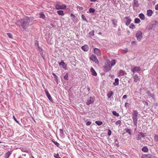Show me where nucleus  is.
I'll use <instances>...</instances> for the list:
<instances>
[{"mask_svg": "<svg viewBox=\"0 0 158 158\" xmlns=\"http://www.w3.org/2000/svg\"><path fill=\"white\" fill-rule=\"evenodd\" d=\"M87 89H88V91H89L90 90V89L88 87L87 88Z\"/></svg>", "mask_w": 158, "mask_h": 158, "instance_id": "obj_59", "label": "nucleus"}, {"mask_svg": "<svg viewBox=\"0 0 158 158\" xmlns=\"http://www.w3.org/2000/svg\"><path fill=\"white\" fill-rule=\"evenodd\" d=\"M144 103L145 105H146V106L148 105V102L146 101H144Z\"/></svg>", "mask_w": 158, "mask_h": 158, "instance_id": "obj_54", "label": "nucleus"}, {"mask_svg": "<svg viewBox=\"0 0 158 158\" xmlns=\"http://www.w3.org/2000/svg\"><path fill=\"white\" fill-rule=\"evenodd\" d=\"M82 8H83L82 7L80 6V10Z\"/></svg>", "mask_w": 158, "mask_h": 158, "instance_id": "obj_62", "label": "nucleus"}, {"mask_svg": "<svg viewBox=\"0 0 158 158\" xmlns=\"http://www.w3.org/2000/svg\"><path fill=\"white\" fill-rule=\"evenodd\" d=\"M54 144L56 145L57 147H59V145H60V144L59 143H57V142H54Z\"/></svg>", "mask_w": 158, "mask_h": 158, "instance_id": "obj_45", "label": "nucleus"}, {"mask_svg": "<svg viewBox=\"0 0 158 158\" xmlns=\"http://www.w3.org/2000/svg\"><path fill=\"white\" fill-rule=\"evenodd\" d=\"M121 123V121L120 120H118L116 122L115 124L116 125H118V124H120Z\"/></svg>", "mask_w": 158, "mask_h": 158, "instance_id": "obj_43", "label": "nucleus"}, {"mask_svg": "<svg viewBox=\"0 0 158 158\" xmlns=\"http://www.w3.org/2000/svg\"><path fill=\"white\" fill-rule=\"evenodd\" d=\"M59 64L60 65H62L63 66V68L65 69L66 68V64L63 61L60 62Z\"/></svg>", "mask_w": 158, "mask_h": 158, "instance_id": "obj_17", "label": "nucleus"}, {"mask_svg": "<svg viewBox=\"0 0 158 158\" xmlns=\"http://www.w3.org/2000/svg\"><path fill=\"white\" fill-rule=\"evenodd\" d=\"M90 59L97 64H98L99 61L97 59L96 56L94 55H92L90 57Z\"/></svg>", "mask_w": 158, "mask_h": 158, "instance_id": "obj_6", "label": "nucleus"}, {"mask_svg": "<svg viewBox=\"0 0 158 158\" xmlns=\"http://www.w3.org/2000/svg\"><path fill=\"white\" fill-rule=\"evenodd\" d=\"M71 17H74V15L73 14H72L71 15Z\"/></svg>", "mask_w": 158, "mask_h": 158, "instance_id": "obj_58", "label": "nucleus"}, {"mask_svg": "<svg viewBox=\"0 0 158 158\" xmlns=\"http://www.w3.org/2000/svg\"><path fill=\"white\" fill-rule=\"evenodd\" d=\"M132 118L133 120L134 125L137 126V119L138 113L137 110H133V113H132Z\"/></svg>", "mask_w": 158, "mask_h": 158, "instance_id": "obj_3", "label": "nucleus"}, {"mask_svg": "<svg viewBox=\"0 0 158 158\" xmlns=\"http://www.w3.org/2000/svg\"><path fill=\"white\" fill-rule=\"evenodd\" d=\"M95 101V99L94 98L90 97V99L88 100L86 102V104L87 105H89L90 104L93 103Z\"/></svg>", "mask_w": 158, "mask_h": 158, "instance_id": "obj_8", "label": "nucleus"}, {"mask_svg": "<svg viewBox=\"0 0 158 158\" xmlns=\"http://www.w3.org/2000/svg\"><path fill=\"white\" fill-rule=\"evenodd\" d=\"M133 81L135 82H137L140 81V77L137 75H135L133 76Z\"/></svg>", "mask_w": 158, "mask_h": 158, "instance_id": "obj_7", "label": "nucleus"}, {"mask_svg": "<svg viewBox=\"0 0 158 158\" xmlns=\"http://www.w3.org/2000/svg\"><path fill=\"white\" fill-rule=\"evenodd\" d=\"M142 150L144 152H147L148 151V149L146 146H144L142 148Z\"/></svg>", "mask_w": 158, "mask_h": 158, "instance_id": "obj_21", "label": "nucleus"}, {"mask_svg": "<svg viewBox=\"0 0 158 158\" xmlns=\"http://www.w3.org/2000/svg\"><path fill=\"white\" fill-rule=\"evenodd\" d=\"M131 71L133 73L135 72H138L140 71L141 69L139 67H135L133 68H131Z\"/></svg>", "mask_w": 158, "mask_h": 158, "instance_id": "obj_9", "label": "nucleus"}, {"mask_svg": "<svg viewBox=\"0 0 158 158\" xmlns=\"http://www.w3.org/2000/svg\"><path fill=\"white\" fill-rule=\"evenodd\" d=\"M125 131H126V132L128 133L129 135H131V130L128 129V128H125Z\"/></svg>", "mask_w": 158, "mask_h": 158, "instance_id": "obj_31", "label": "nucleus"}, {"mask_svg": "<svg viewBox=\"0 0 158 158\" xmlns=\"http://www.w3.org/2000/svg\"><path fill=\"white\" fill-rule=\"evenodd\" d=\"M119 80L118 78H116L115 79V81L113 83L114 85L116 86L118 85L119 83Z\"/></svg>", "mask_w": 158, "mask_h": 158, "instance_id": "obj_19", "label": "nucleus"}, {"mask_svg": "<svg viewBox=\"0 0 158 158\" xmlns=\"http://www.w3.org/2000/svg\"><path fill=\"white\" fill-rule=\"evenodd\" d=\"M134 5L135 6L137 7L139 6L138 2L137 0H134Z\"/></svg>", "mask_w": 158, "mask_h": 158, "instance_id": "obj_27", "label": "nucleus"}, {"mask_svg": "<svg viewBox=\"0 0 158 158\" xmlns=\"http://www.w3.org/2000/svg\"><path fill=\"white\" fill-rule=\"evenodd\" d=\"M112 113L113 115L116 117H118L119 116V114L118 113L116 112L115 111H113Z\"/></svg>", "mask_w": 158, "mask_h": 158, "instance_id": "obj_30", "label": "nucleus"}, {"mask_svg": "<svg viewBox=\"0 0 158 158\" xmlns=\"http://www.w3.org/2000/svg\"><path fill=\"white\" fill-rule=\"evenodd\" d=\"M31 18L28 17H25L23 19L17 21V24L19 26L22 27L24 30L27 29L31 21Z\"/></svg>", "mask_w": 158, "mask_h": 158, "instance_id": "obj_1", "label": "nucleus"}, {"mask_svg": "<svg viewBox=\"0 0 158 158\" xmlns=\"http://www.w3.org/2000/svg\"><path fill=\"white\" fill-rule=\"evenodd\" d=\"M12 152V151H8L7 152H6L5 155L6 157V158H8L10 156V155L11 154Z\"/></svg>", "mask_w": 158, "mask_h": 158, "instance_id": "obj_24", "label": "nucleus"}, {"mask_svg": "<svg viewBox=\"0 0 158 158\" xmlns=\"http://www.w3.org/2000/svg\"><path fill=\"white\" fill-rule=\"evenodd\" d=\"M147 94H148L149 96H151L152 97V94L150 93L149 91H147Z\"/></svg>", "mask_w": 158, "mask_h": 158, "instance_id": "obj_44", "label": "nucleus"}, {"mask_svg": "<svg viewBox=\"0 0 158 158\" xmlns=\"http://www.w3.org/2000/svg\"><path fill=\"white\" fill-rule=\"evenodd\" d=\"M149 154H144L142 155L141 158H150V156H149Z\"/></svg>", "mask_w": 158, "mask_h": 158, "instance_id": "obj_25", "label": "nucleus"}, {"mask_svg": "<svg viewBox=\"0 0 158 158\" xmlns=\"http://www.w3.org/2000/svg\"><path fill=\"white\" fill-rule=\"evenodd\" d=\"M57 13L60 15L63 16L64 14V11L62 10H58Z\"/></svg>", "mask_w": 158, "mask_h": 158, "instance_id": "obj_16", "label": "nucleus"}, {"mask_svg": "<svg viewBox=\"0 0 158 158\" xmlns=\"http://www.w3.org/2000/svg\"><path fill=\"white\" fill-rule=\"evenodd\" d=\"M124 18H125V19L127 20L126 22V23H125L126 25V26H128L131 22V19H130V18L126 16Z\"/></svg>", "mask_w": 158, "mask_h": 158, "instance_id": "obj_12", "label": "nucleus"}, {"mask_svg": "<svg viewBox=\"0 0 158 158\" xmlns=\"http://www.w3.org/2000/svg\"><path fill=\"white\" fill-rule=\"evenodd\" d=\"M95 11V10L93 8H90L89 9V12L90 13H94Z\"/></svg>", "mask_w": 158, "mask_h": 158, "instance_id": "obj_28", "label": "nucleus"}, {"mask_svg": "<svg viewBox=\"0 0 158 158\" xmlns=\"http://www.w3.org/2000/svg\"><path fill=\"white\" fill-rule=\"evenodd\" d=\"M99 34H101V32H99Z\"/></svg>", "mask_w": 158, "mask_h": 158, "instance_id": "obj_64", "label": "nucleus"}, {"mask_svg": "<svg viewBox=\"0 0 158 158\" xmlns=\"http://www.w3.org/2000/svg\"><path fill=\"white\" fill-rule=\"evenodd\" d=\"M40 15V18H42L43 19H45V16L43 12H41L39 14Z\"/></svg>", "mask_w": 158, "mask_h": 158, "instance_id": "obj_26", "label": "nucleus"}, {"mask_svg": "<svg viewBox=\"0 0 158 158\" xmlns=\"http://www.w3.org/2000/svg\"><path fill=\"white\" fill-rule=\"evenodd\" d=\"M154 139L155 141L158 142V135L155 134L154 135Z\"/></svg>", "mask_w": 158, "mask_h": 158, "instance_id": "obj_33", "label": "nucleus"}, {"mask_svg": "<svg viewBox=\"0 0 158 158\" xmlns=\"http://www.w3.org/2000/svg\"><path fill=\"white\" fill-rule=\"evenodd\" d=\"M128 52V49L127 48H124V49L122 50L121 52L123 53H126Z\"/></svg>", "mask_w": 158, "mask_h": 158, "instance_id": "obj_32", "label": "nucleus"}, {"mask_svg": "<svg viewBox=\"0 0 158 158\" xmlns=\"http://www.w3.org/2000/svg\"><path fill=\"white\" fill-rule=\"evenodd\" d=\"M82 19L83 20L85 21H87L86 18L84 15H82Z\"/></svg>", "mask_w": 158, "mask_h": 158, "instance_id": "obj_49", "label": "nucleus"}, {"mask_svg": "<svg viewBox=\"0 0 158 158\" xmlns=\"http://www.w3.org/2000/svg\"><path fill=\"white\" fill-rule=\"evenodd\" d=\"M140 135H141V137H144L146 136V134L145 133H143L142 132L140 133Z\"/></svg>", "mask_w": 158, "mask_h": 158, "instance_id": "obj_39", "label": "nucleus"}, {"mask_svg": "<svg viewBox=\"0 0 158 158\" xmlns=\"http://www.w3.org/2000/svg\"><path fill=\"white\" fill-rule=\"evenodd\" d=\"M136 41H133L131 42V43L132 44H134L136 43Z\"/></svg>", "mask_w": 158, "mask_h": 158, "instance_id": "obj_55", "label": "nucleus"}, {"mask_svg": "<svg viewBox=\"0 0 158 158\" xmlns=\"http://www.w3.org/2000/svg\"><path fill=\"white\" fill-rule=\"evenodd\" d=\"M18 158H22V157L21 156H19Z\"/></svg>", "mask_w": 158, "mask_h": 158, "instance_id": "obj_63", "label": "nucleus"}, {"mask_svg": "<svg viewBox=\"0 0 158 158\" xmlns=\"http://www.w3.org/2000/svg\"><path fill=\"white\" fill-rule=\"evenodd\" d=\"M139 18L142 20H144L145 19L144 15L142 13L140 14L139 15Z\"/></svg>", "mask_w": 158, "mask_h": 158, "instance_id": "obj_22", "label": "nucleus"}, {"mask_svg": "<svg viewBox=\"0 0 158 158\" xmlns=\"http://www.w3.org/2000/svg\"><path fill=\"white\" fill-rule=\"evenodd\" d=\"M54 157L55 158H61L59 156V155L57 154L56 156H54Z\"/></svg>", "mask_w": 158, "mask_h": 158, "instance_id": "obj_50", "label": "nucleus"}, {"mask_svg": "<svg viewBox=\"0 0 158 158\" xmlns=\"http://www.w3.org/2000/svg\"><path fill=\"white\" fill-rule=\"evenodd\" d=\"M115 143H116V145H117L118 146H119V144L117 140H115Z\"/></svg>", "mask_w": 158, "mask_h": 158, "instance_id": "obj_53", "label": "nucleus"}, {"mask_svg": "<svg viewBox=\"0 0 158 158\" xmlns=\"http://www.w3.org/2000/svg\"><path fill=\"white\" fill-rule=\"evenodd\" d=\"M140 22V20L138 18H135V23H139Z\"/></svg>", "mask_w": 158, "mask_h": 158, "instance_id": "obj_34", "label": "nucleus"}, {"mask_svg": "<svg viewBox=\"0 0 158 158\" xmlns=\"http://www.w3.org/2000/svg\"><path fill=\"white\" fill-rule=\"evenodd\" d=\"M95 123H96L98 126H100L102 123V122L99 121H96L95 122Z\"/></svg>", "mask_w": 158, "mask_h": 158, "instance_id": "obj_37", "label": "nucleus"}, {"mask_svg": "<svg viewBox=\"0 0 158 158\" xmlns=\"http://www.w3.org/2000/svg\"><path fill=\"white\" fill-rule=\"evenodd\" d=\"M137 40L139 41H140L143 37L142 33L141 31H137L136 34Z\"/></svg>", "mask_w": 158, "mask_h": 158, "instance_id": "obj_4", "label": "nucleus"}, {"mask_svg": "<svg viewBox=\"0 0 158 158\" xmlns=\"http://www.w3.org/2000/svg\"><path fill=\"white\" fill-rule=\"evenodd\" d=\"M140 133H139V134H138L137 135V140H140L141 139V135H140Z\"/></svg>", "mask_w": 158, "mask_h": 158, "instance_id": "obj_35", "label": "nucleus"}, {"mask_svg": "<svg viewBox=\"0 0 158 158\" xmlns=\"http://www.w3.org/2000/svg\"><path fill=\"white\" fill-rule=\"evenodd\" d=\"M91 123L90 121H88L86 123V125L87 126H89L90 125Z\"/></svg>", "mask_w": 158, "mask_h": 158, "instance_id": "obj_47", "label": "nucleus"}, {"mask_svg": "<svg viewBox=\"0 0 158 158\" xmlns=\"http://www.w3.org/2000/svg\"><path fill=\"white\" fill-rule=\"evenodd\" d=\"M113 94V92L112 91H110L107 94V96L109 98H110Z\"/></svg>", "mask_w": 158, "mask_h": 158, "instance_id": "obj_23", "label": "nucleus"}, {"mask_svg": "<svg viewBox=\"0 0 158 158\" xmlns=\"http://www.w3.org/2000/svg\"><path fill=\"white\" fill-rule=\"evenodd\" d=\"M119 75L121 76H124L125 75H126V73H125V72L122 70L119 71Z\"/></svg>", "mask_w": 158, "mask_h": 158, "instance_id": "obj_20", "label": "nucleus"}, {"mask_svg": "<svg viewBox=\"0 0 158 158\" xmlns=\"http://www.w3.org/2000/svg\"><path fill=\"white\" fill-rule=\"evenodd\" d=\"M66 5L64 4H63L61 5H60L59 4H56L55 5V8L57 10L65 9L66 8Z\"/></svg>", "mask_w": 158, "mask_h": 158, "instance_id": "obj_5", "label": "nucleus"}, {"mask_svg": "<svg viewBox=\"0 0 158 158\" xmlns=\"http://www.w3.org/2000/svg\"><path fill=\"white\" fill-rule=\"evenodd\" d=\"M7 35L8 36V37L11 38V39H13V36L12 35V34L10 33H7Z\"/></svg>", "mask_w": 158, "mask_h": 158, "instance_id": "obj_40", "label": "nucleus"}, {"mask_svg": "<svg viewBox=\"0 0 158 158\" xmlns=\"http://www.w3.org/2000/svg\"><path fill=\"white\" fill-rule=\"evenodd\" d=\"M111 131H110V130H109L108 131V135L109 136H110V135H111Z\"/></svg>", "mask_w": 158, "mask_h": 158, "instance_id": "obj_48", "label": "nucleus"}, {"mask_svg": "<svg viewBox=\"0 0 158 158\" xmlns=\"http://www.w3.org/2000/svg\"><path fill=\"white\" fill-rule=\"evenodd\" d=\"M129 27L130 28L132 29H133L135 27V25L133 23H131Z\"/></svg>", "mask_w": 158, "mask_h": 158, "instance_id": "obj_38", "label": "nucleus"}, {"mask_svg": "<svg viewBox=\"0 0 158 158\" xmlns=\"http://www.w3.org/2000/svg\"><path fill=\"white\" fill-rule=\"evenodd\" d=\"M127 98V95H124L123 96V99H125L126 98Z\"/></svg>", "mask_w": 158, "mask_h": 158, "instance_id": "obj_52", "label": "nucleus"}, {"mask_svg": "<svg viewBox=\"0 0 158 158\" xmlns=\"http://www.w3.org/2000/svg\"><path fill=\"white\" fill-rule=\"evenodd\" d=\"M155 8L156 10H158V4L155 6Z\"/></svg>", "mask_w": 158, "mask_h": 158, "instance_id": "obj_51", "label": "nucleus"}, {"mask_svg": "<svg viewBox=\"0 0 158 158\" xmlns=\"http://www.w3.org/2000/svg\"><path fill=\"white\" fill-rule=\"evenodd\" d=\"M52 75L54 76L55 78H56L57 77V76L55 74L53 73Z\"/></svg>", "mask_w": 158, "mask_h": 158, "instance_id": "obj_56", "label": "nucleus"}, {"mask_svg": "<svg viewBox=\"0 0 158 158\" xmlns=\"http://www.w3.org/2000/svg\"><path fill=\"white\" fill-rule=\"evenodd\" d=\"M152 13L153 12L152 10L149 9L147 10V15L149 17L151 16L152 15Z\"/></svg>", "mask_w": 158, "mask_h": 158, "instance_id": "obj_14", "label": "nucleus"}, {"mask_svg": "<svg viewBox=\"0 0 158 158\" xmlns=\"http://www.w3.org/2000/svg\"><path fill=\"white\" fill-rule=\"evenodd\" d=\"M94 52L97 56H100L101 55V52L98 48H94Z\"/></svg>", "mask_w": 158, "mask_h": 158, "instance_id": "obj_11", "label": "nucleus"}, {"mask_svg": "<svg viewBox=\"0 0 158 158\" xmlns=\"http://www.w3.org/2000/svg\"><path fill=\"white\" fill-rule=\"evenodd\" d=\"M112 24L114 25V27H116L117 25V21L115 19H112Z\"/></svg>", "mask_w": 158, "mask_h": 158, "instance_id": "obj_18", "label": "nucleus"}, {"mask_svg": "<svg viewBox=\"0 0 158 158\" xmlns=\"http://www.w3.org/2000/svg\"><path fill=\"white\" fill-rule=\"evenodd\" d=\"M90 0V1L91 2H93L96 1L97 0Z\"/></svg>", "mask_w": 158, "mask_h": 158, "instance_id": "obj_57", "label": "nucleus"}, {"mask_svg": "<svg viewBox=\"0 0 158 158\" xmlns=\"http://www.w3.org/2000/svg\"><path fill=\"white\" fill-rule=\"evenodd\" d=\"M81 49L84 51L86 52L89 49V48L88 46L87 45H85L84 46H82L81 47Z\"/></svg>", "mask_w": 158, "mask_h": 158, "instance_id": "obj_13", "label": "nucleus"}, {"mask_svg": "<svg viewBox=\"0 0 158 158\" xmlns=\"http://www.w3.org/2000/svg\"><path fill=\"white\" fill-rule=\"evenodd\" d=\"M45 94H46L47 97H48V98L49 100L51 102H52L53 101L52 100V98L51 96L49 94L48 92L46 90H45Z\"/></svg>", "mask_w": 158, "mask_h": 158, "instance_id": "obj_10", "label": "nucleus"}, {"mask_svg": "<svg viewBox=\"0 0 158 158\" xmlns=\"http://www.w3.org/2000/svg\"><path fill=\"white\" fill-rule=\"evenodd\" d=\"M21 150L23 152H27V153L28 152L27 150V149L24 148H21Z\"/></svg>", "mask_w": 158, "mask_h": 158, "instance_id": "obj_36", "label": "nucleus"}, {"mask_svg": "<svg viewBox=\"0 0 158 158\" xmlns=\"http://www.w3.org/2000/svg\"><path fill=\"white\" fill-rule=\"evenodd\" d=\"M111 62L108 59H107L105 63V64L103 67V71L105 72H108L110 71L112 66L110 65Z\"/></svg>", "mask_w": 158, "mask_h": 158, "instance_id": "obj_2", "label": "nucleus"}, {"mask_svg": "<svg viewBox=\"0 0 158 158\" xmlns=\"http://www.w3.org/2000/svg\"><path fill=\"white\" fill-rule=\"evenodd\" d=\"M116 63L115 60L114 59H113L112 60L111 62L110 65L112 67L114 66Z\"/></svg>", "mask_w": 158, "mask_h": 158, "instance_id": "obj_29", "label": "nucleus"}, {"mask_svg": "<svg viewBox=\"0 0 158 158\" xmlns=\"http://www.w3.org/2000/svg\"><path fill=\"white\" fill-rule=\"evenodd\" d=\"M90 72H91L92 74L94 76H97V73L93 68H91Z\"/></svg>", "mask_w": 158, "mask_h": 158, "instance_id": "obj_15", "label": "nucleus"}, {"mask_svg": "<svg viewBox=\"0 0 158 158\" xmlns=\"http://www.w3.org/2000/svg\"><path fill=\"white\" fill-rule=\"evenodd\" d=\"M13 118L14 119V120L18 123L19 124V123L18 122V121H17V119L15 118V116L13 115Z\"/></svg>", "mask_w": 158, "mask_h": 158, "instance_id": "obj_46", "label": "nucleus"}, {"mask_svg": "<svg viewBox=\"0 0 158 158\" xmlns=\"http://www.w3.org/2000/svg\"><path fill=\"white\" fill-rule=\"evenodd\" d=\"M65 79L67 80L68 79V73H66L64 77Z\"/></svg>", "mask_w": 158, "mask_h": 158, "instance_id": "obj_42", "label": "nucleus"}, {"mask_svg": "<svg viewBox=\"0 0 158 158\" xmlns=\"http://www.w3.org/2000/svg\"><path fill=\"white\" fill-rule=\"evenodd\" d=\"M94 30H92L89 33V34L91 35H94Z\"/></svg>", "mask_w": 158, "mask_h": 158, "instance_id": "obj_41", "label": "nucleus"}, {"mask_svg": "<svg viewBox=\"0 0 158 158\" xmlns=\"http://www.w3.org/2000/svg\"><path fill=\"white\" fill-rule=\"evenodd\" d=\"M60 132H63V130L62 129H60Z\"/></svg>", "mask_w": 158, "mask_h": 158, "instance_id": "obj_61", "label": "nucleus"}, {"mask_svg": "<svg viewBox=\"0 0 158 158\" xmlns=\"http://www.w3.org/2000/svg\"><path fill=\"white\" fill-rule=\"evenodd\" d=\"M127 104H128V103H126L125 104V106H126V105H127Z\"/></svg>", "mask_w": 158, "mask_h": 158, "instance_id": "obj_60", "label": "nucleus"}]
</instances>
